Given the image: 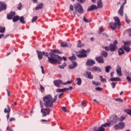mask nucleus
Segmentation results:
<instances>
[{
	"instance_id": "nucleus-7",
	"label": "nucleus",
	"mask_w": 131,
	"mask_h": 131,
	"mask_svg": "<svg viewBox=\"0 0 131 131\" xmlns=\"http://www.w3.org/2000/svg\"><path fill=\"white\" fill-rule=\"evenodd\" d=\"M117 40H115L113 44L110 45V49L111 52H115L117 49Z\"/></svg>"
},
{
	"instance_id": "nucleus-40",
	"label": "nucleus",
	"mask_w": 131,
	"mask_h": 131,
	"mask_svg": "<svg viewBox=\"0 0 131 131\" xmlns=\"http://www.w3.org/2000/svg\"><path fill=\"white\" fill-rule=\"evenodd\" d=\"M125 112H126L127 114H128V115H130V116H131V109L125 110Z\"/></svg>"
},
{
	"instance_id": "nucleus-41",
	"label": "nucleus",
	"mask_w": 131,
	"mask_h": 131,
	"mask_svg": "<svg viewBox=\"0 0 131 131\" xmlns=\"http://www.w3.org/2000/svg\"><path fill=\"white\" fill-rule=\"evenodd\" d=\"M114 129H116V130H118V129H120V127L119 126V124H116L114 126Z\"/></svg>"
},
{
	"instance_id": "nucleus-11",
	"label": "nucleus",
	"mask_w": 131,
	"mask_h": 131,
	"mask_svg": "<svg viewBox=\"0 0 131 131\" xmlns=\"http://www.w3.org/2000/svg\"><path fill=\"white\" fill-rule=\"evenodd\" d=\"M95 60L96 62H98V63H100V64H104V57H103V56H98L95 58Z\"/></svg>"
},
{
	"instance_id": "nucleus-18",
	"label": "nucleus",
	"mask_w": 131,
	"mask_h": 131,
	"mask_svg": "<svg viewBox=\"0 0 131 131\" xmlns=\"http://www.w3.org/2000/svg\"><path fill=\"white\" fill-rule=\"evenodd\" d=\"M116 72L118 76H122V73L121 72V67L118 66Z\"/></svg>"
},
{
	"instance_id": "nucleus-4",
	"label": "nucleus",
	"mask_w": 131,
	"mask_h": 131,
	"mask_svg": "<svg viewBox=\"0 0 131 131\" xmlns=\"http://www.w3.org/2000/svg\"><path fill=\"white\" fill-rule=\"evenodd\" d=\"M74 9L76 12H78L79 14H83V8L80 3H77L76 5H74Z\"/></svg>"
},
{
	"instance_id": "nucleus-57",
	"label": "nucleus",
	"mask_w": 131,
	"mask_h": 131,
	"mask_svg": "<svg viewBox=\"0 0 131 131\" xmlns=\"http://www.w3.org/2000/svg\"><path fill=\"white\" fill-rule=\"evenodd\" d=\"M124 119H125V117H123V116H121V117L119 118V120L120 121H123V120H124Z\"/></svg>"
},
{
	"instance_id": "nucleus-30",
	"label": "nucleus",
	"mask_w": 131,
	"mask_h": 131,
	"mask_svg": "<svg viewBox=\"0 0 131 131\" xmlns=\"http://www.w3.org/2000/svg\"><path fill=\"white\" fill-rule=\"evenodd\" d=\"M20 19V16L18 15H16L15 16H14L12 18L13 22H17V21H18V20Z\"/></svg>"
},
{
	"instance_id": "nucleus-29",
	"label": "nucleus",
	"mask_w": 131,
	"mask_h": 131,
	"mask_svg": "<svg viewBox=\"0 0 131 131\" xmlns=\"http://www.w3.org/2000/svg\"><path fill=\"white\" fill-rule=\"evenodd\" d=\"M76 80V81H77V85H81V83H82V81H81V79L80 78H77Z\"/></svg>"
},
{
	"instance_id": "nucleus-36",
	"label": "nucleus",
	"mask_w": 131,
	"mask_h": 131,
	"mask_svg": "<svg viewBox=\"0 0 131 131\" xmlns=\"http://www.w3.org/2000/svg\"><path fill=\"white\" fill-rule=\"evenodd\" d=\"M69 60H71L72 62H73V61H75L76 60V56L75 55H73L71 57H69Z\"/></svg>"
},
{
	"instance_id": "nucleus-22",
	"label": "nucleus",
	"mask_w": 131,
	"mask_h": 131,
	"mask_svg": "<svg viewBox=\"0 0 131 131\" xmlns=\"http://www.w3.org/2000/svg\"><path fill=\"white\" fill-rule=\"evenodd\" d=\"M36 52L37 53L39 60H41V59H42V56L43 55V52H41V51H37Z\"/></svg>"
},
{
	"instance_id": "nucleus-52",
	"label": "nucleus",
	"mask_w": 131,
	"mask_h": 131,
	"mask_svg": "<svg viewBox=\"0 0 131 131\" xmlns=\"http://www.w3.org/2000/svg\"><path fill=\"white\" fill-rule=\"evenodd\" d=\"M43 55L45 56L46 57H48L49 58V56H50L49 53L48 52H45V51H43Z\"/></svg>"
},
{
	"instance_id": "nucleus-38",
	"label": "nucleus",
	"mask_w": 131,
	"mask_h": 131,
	"mask_svg": "<svg viewBox=\"0 0 131 131\" xmlns=\"http://www.w3.org/2000/svg\"><path fill=\"white\" fill-rule=\"evenodd\" d=\"M78 48H82V47H84V44L81 43V42L80 41H78Z\"/></svg>"
},
{
	"instance_id": "nucleus-49",
	"label": "nucleus",
	"mask_w": 131,
	"mask_h": 131,
	"mask_svg": "<svg viewBox=\"0 0 131 131\" xmlns=\"http://www.w3.org/2000/svg\"><path fill=\"white\" fill-rule=\"evenodd\" d=\"M102 32H103V28L100 27V28H99V29L98 30V34H101V33H102Z\"/></svg>"
},
{
	"instance_id": "nucleus-19",
	"label": "nucleus",
	"mask_w": 131,
	"mask_h": 131,
	"mask_svg": "<svg viewBox=\"0 0 131 131\" xmlns=\"http://www.w3.org/2000/svg\"><path fill=\"white\" fill-rule=\"evenodd\" d=\"M93 130H94V131H105V128H103V127L101 126L97 127H97H94L93 128Z\"/></svg>"
},
{
	"instance_id": "nucleus-8",
	"label": "nucleus",
	"mask_w": 131,
	"mask_h": 131,
	"mask_svg": "<svg viewBox=\"0 0 131 131\" xmlns=\"http://www.w3.org/2000/svg\"><path fill=\"white\" fill-rule=\"evenodd\" d=\"M78 58H85L86 57V51L84 50H82L80 52L79 54L77 55Z\"/></svg>"
},
{
	"instance_id": "nucleus-37",
	"label": "nucleus",
	"mask_w": 131,
	"mask_h": 131,
	"mask_svg": "<svg viewBox=\"0 0 131 131\" xmlns=\"http://www.w3.org/2000/svg\"><path fill=\"white\" fill-rule=\"evenodd\" d=\"M51 52H52L53 54H54V53H56L57 54H61V53L60 52V51H59V50L58 49H55V50L51 49Z\"/></svg>"
},
{
	"instance_id": "nucleus-14",
	"label": "nucleus",
	"mask_w": 131,
	"mask_h": 131,
	"mask_svg": "<svg viewBox=\"0 0 131 131\" xmlns=\"http://www.w3.org/2000/svg\"><path fill=\"white\" fill-rule=\"evenodd\" d=\"M93 64H96L94 60L89 59H88L86 65V66H93Z\"/></svg>"
},
{
	"instance_id": "nucleus-20",
	"label": "nucleus",
	"mask_w": 131,
	"mask_h": 131,
	"mask_svg": "<svg viewBox=\"0 0 131 131\" xmlns=\"http://www.w3.org/2000/svg\"><path fill=\"white\" fill-rule=\"evenodd\" d=\"M77 67V62L73 61L72 64L69 66V69H73V68H76Z\"/></svg>"
},
{
	"instance_id": "nucleus-3",
	"label": "nucleus",
	"mask_w": 131,
	"mask_h": 131,
	"mask_svg": "<svg viewBox=\"0 0 131 131\" xmlns=\"http://www.w3.org/2000/svg\"><path fill=\"white\" fill-rule=\"evenodd\" d=\"M114 19L115 20V23H110V25L111 28L113 30H115L116 28L119 29L120 28V19H119V17L116 16L114 17Z\"/></svg>"
},
{
	"instance_id": "nucleus-50",
	"label": "nucleus",
	"mask_w": 131,
	"mask_h": 131,
	"mask_svg": "<svg viewBox=\"0 0 131 131\" xmlns=\"http://www.w3.org/2000/svg\"><path fill=\"white\" fill-rule=\"evenodd\" d=\"M22 7H23L22 3H19V4L18 5L17 9L19 10V11L21 10V8H22Z\"/></svg>"
},
{
	"instance_id": "nucleus-56",
	"label": "nucleus",
	"mask_w": 131,
	"mask_h": 131,
	"mask_svg": "<svg viewBox=\"0 0 131 131\" xmlns=\"http://www.w3.org/2000/svg\"><path fill=\"white\" fill-rule=\"evenodd\" d=\"M39 103H40V107L42 109V108H43V103L42 102V101H41V100L39 101Z\"/></svg>"
},
{
	"instance_id": "nucleus-24",
	"label": "nucleus",
	"mask_w": 131,
	"mask_h": 131,
	"mask_svg": "<svg viewBox=\"0 0 131 131\" xmlns=\"http://www.w3.org/2000/svg\"><path fill=\"white\" fill-rule=\"evenodd\" d=\"M123 9H124L123 6H121L118 11V14H119L120 16H123Z\"/></svg>"
},
{
	"instance_id": "nucleus-62",
	"label": "nucleus",
	"mask_w": 131,
	"mask_h": 131,
	"mask_svg": "<svg viewBox=\"0 0 131 131\" xmlns=\"http://www.w3.org/2000/svg\"><path fill=\"white\" fill-rule=\"evenodd\" d=\"M62 111H64V112H67V109L66 108V107H65V106L62 107Z\"/></svg>"
},
{
	"instance_id": "nucleus-58",
	"label": "nucleus",
	"mask_w": 131,
	"mask_h": 131,
	"mask_svg": "<svg viewBox=\"0 0 131 131\" xmlns=\"http://www.w3.org/2000/svg\"><path fill=\"white\" fill-rule=\"evenodd\" d=\"M127 32H128L129 36H131V28L127 29Z\"/></svg>"
},
{
	"instance_id": "nucleus-23",
	"label": "nucleus",
	"mask_w": 131,
	"mask_h": 131,
	"mask_svg": "<svg viewBox=\"0 0 131 131\" xmlns=\"http://www.w3.org/2000/svg\"><path fill=\"white\" fill-rule=\"evenodd\" d=\"M43 8V4L40 3L38 5L37 7L35 8V10L36 11H38V10H40Z\"/></svg>"
},
{
	"instance_id": "nucleus-55",
	"label": "nucleus",
	"mask_w": 131,
	"mask_h": 131,
	"mask_svg": "<svg viewBox=\"0 0 131 131\" xmlns=\"http://www.w3.org/2000/svg\"><path fill=\"white\" fill-rule=\"evenodd\" d=\"M111 84L112 89H115V86H116V84H115V83L113 82L111 83Z\"/></svg>"
},
{
	"instance_id": "nucleus-44",
	"label": "nucleus",
	"mask_w": 131,
	"mask_h": 131,
	"mask_svg": "<svg viewBox=\"0 0 131 131\" xmlns=\"http://www.w3.org/2000/svg\"><path fill=\"white\" fill-rule=\"evenodd\" d=\"M100 78L102 82H106L107 81V80H106L105 78H103V76H100Z\"/></svg>"
},
{
	"instance_id": "nucleus-31",
	"label": "nucleus",
	"mask_w": 131,
	"mask_h": 131,
	"mask_svg": "<svg viewBox=\"0 0 131 131\" xmlns=\"http://www.w3.org/2000/svg\"><path fill=\"white\" fill-rule=\"evenodd\" d=\"M105 72L106 73H109L110 71V69H112V68L110 66H107L105 67Z\"/></svg>"
},
{
	"instance_id": "nucleus-27",
	"label": "nucleus",
	"mask_w": 131,
	"mask_h": 131,
	"mask_svg": "<svg viewBox=\"0 0 131 131\" xmlns=\"http://www.w3.org/2000/svg\"><path fill=\"white\" fill-rule=\"evenodd\" d=\"M7 107L8 108V109L7 108H5L4 109V113H10L11 112V108L10 107V105H7Z\"/></svg>"
},
{
	"instance_id": "nucleus-5",
	"label": "nucleus",
	"mask_w": 131,
	"mask_h": 131,
	"mask_svg": "<svg viewBox=\"0 0 131 131\" xmlns=\"http://www.w3.org/2000/svg\"><path fill=\"white\" fill-rule=\"evenodd\" d=\"M118 120H119L118 117L116 115H113L110 117V123H111V125H113L115 123H117Z\"/></svg>"
},
{
	"instance_id": "nucleus-15",
	"label": "nucleus",
	"mask_w": 131,
	"mask_h": 131,
	"mask_svg": "<svg viewBox=\"0 0 131 131\" xmlns=\"http://www.w3.org/2000/svg\"><path fill=\"white\" fill-rule=\"evenodd\" d=\"M95 10H98V7L95 5H92L88 8L87 9V12H92Z\"/></svg>"
},
{
	"instance_id": "nucleus-34",
	"label": "nucleus",
	"mask_w": 131,
	"mask_h": 131,
	"mask_svg": "<svg viewBox=\"0 0 131 131\" xmlns=\"http://www.w3.org/2000/svg\"><path fill=\"white\" fill-rule=\"evenodd\" d=\"M19 20L20 23H22V24H25V21L24 20V16L19 17Z\"/></svg>"
},
{
	"instance_id": "nucleus-42",
	"label": "nucleus",
	"mask_w": 131,
	"mask_h": 131,
	"mask_svg": "<svg viewBox=\"0 0 131 131\" xmlns=\"http://www.w3.org/2000/svg\"><path fill=\"white\" fill-rule=\"evenodd\" d=\"M59 68H60V69H64V68H65V67H66V63H64L61 66H59Z\"/></svg>"
},
{
	"instance_id": "nucleus-16",
	"label": "nucleus",
	"mask_w": 131,
	"mask_h": 131,
	"mask_svg": "<svg viewBox=\"0 0 131 131\" xmlns=\"http://www.w3.org/2000/svg\"><path fill=\"white\" fill-rule=\"evenodd\" d=\"M91 71L92 72H102V69L100 68L99 67H94L92 68Z\"/></svg>"
},
{
	"instance_id": "nucleus-53",
	"label": "nucleus",
	"mask_w": 131,
	"mask_h": 131,
	"mask_svg": "<svg viewBox=\"0 0 131 131\" xmlns=\"http://www.w3.org/2000/svg\"><path fill=\"white\" fill-rule=\"evenodd\" d=\"M95 90L98 92H102V91H103V88L97 87L95 89Z\"/></svg>"
},
{
	"instance_id": "nucleus-45",
	"label": "nucleus",
	"mask_w": 131,
	"mask_h": 131,
	"mask_svg": "<svg viewBox=\"0 0 131 131\" xmlns=\"http://www.w3.org/2000/svg\"><path fill=\"white\" fill-rule=\"evenodd\" d=\"M37 16H34L32 19V23H34L37 20Z\"/></svg>"
},
{
	"instance_id": "nucleus-43",
	"label": "nucleus",
	"mask_w": 131,
	"mask_h": 131,
	"mask_svg": "<svg viewBox=\"0 0 131 131\" xmlns=\"http://www.w3.org/2000/svg\"><path fill=\"white\" fill-rule=\"evenodd\" d=\"M125 20L126 23H127V24H129V23H130V20H129V19L127 17V15H125Z\"/></svg>"
},
{
	"instance_id": "nucleus-64",
	"label": "nucleus",
	"mask_w": 131,
	"mask_h": 131,
	"mask_svg": "<svg viewBox=\"0 0 131 131\" xmlns=\"http://www.w3.org/2000/svg\"><path fill=\"white\" fill-rule=\"evenodd\" d=\"M7 129L9 131H13V129L11 128V127H10L9 126H8V127H7Z\"/></svg>"
},
{
	"instance_id": "nucleus-63",
	"label": "nucleus",
	"mask_w": 131,
	"mask_h": 131,
	"mask_svg": "<svg viewBox=\"0 0 131 131\" xmlns=\"http://www.w3.org/2000/svg\"><path fill=\"white\" fill-rule=\"evenodd\" d=\"M74 7L73 5H71L70 6V11H73Z\"/></svg>"
},
{
	"instance_id": "nucleus-9",
	"label": "nucleus",
	"mask_w": 131,
	"mask_h": 131,
	"mask_svg": "<svg viewBox=\"0 0 131 131\" xmlns=\"http://www.w3.org/2000/svg\"><path fill=\"white\" fill-rule=\"evenodd\" d=\"M7 10V4L4 2H0V12Z\"/></svg>"
},
{
	"instance_id": "nucleus-12",
	"label": "nucleus",
	"mask_w": 131,
	"mask_h": 131,
	"mask_svg": "<svg viewBox=\"0 0 131 131\" xmlns=\"http://www.w3.org/2000/svg\"><path fill=\"white\" fill-rule=\"evenodd\" d=\"M126 45H130L129 42H124V46L123 49L125 51V52H127V53H129V52H130V48L128 46H126Z\"/></svg>"
},
{
	"instance_id": "nucleus-33",
	"label": "nucleus",
	"mask_w": 131,
	"mask_h": 131,
	"mask_svg": "<svg viewBox=\"0 0 131 131\" xmlns=\"http://www.w3.org/2000/svg\"><path fill=\"white\" fill-rule=\"evenodd\" d=\"M111 81H120V79L119 78H111L110 79Z\"/></svg>"
},
{
	"instance_id": "nucleus-17",
	"label": "nucleus",
	"mask_w": 131,
	"mask_h": 131,
	"mask_svg": "<svg viewBox=\"0 0 131 131\" xmlns=\"http://www.w3.org/2000/svg\"><path fill=\"white\" fill-rule=\"evenodd\" d=\"M60 46L62 47V48H70L71 44L63 42L60 43Z\"/></svg>"
},
{
	"instance_id": "nucleus-46",
	"label": "nucleus",
	"mask_w": 131,
	"mask_h": 131,
	"mask_svg": "<svg viewBox=\"0 0 131 131\" xmlns=\"http://www.w3.org/2000/svg\"><path fill=\"white\" fill-rule=\"evenodd\" d=\"M83 20L84 21V22H85V23H90V22H91V21H89V19L85 18V16H84L83 17Z\"/></svg>"
},
{
	"instance_id": "nucleus-51",
	"label": "nucleus",
	"mask_w": 131,
	"mask_h": 131,
	"mask_svg": "<svg viewBox=\"0 0 131 131\" xmlns=\"http://www.w3.org/2000/svg\"><path fill=\"white\" fill-rule=\"evenodd\" d=\"M116 101H117V102H120L121 103H122V102H123V100L120 98H118L116 99Z\"/></svg>"
},
{
	"instance_id": "nucleus-1",
	"label": "nucleus",
	"mask_w": 131,
	"mask_h": 131,
	"mask_svg": "<svg viewBox=\"0 0 131 131\" xmlns=\"http://www.w3.org/2000/svg\"><path fill=\"white\" fill-rule=\"evenodd\" d=\"M58 95H55L53 98V96L51 94L47 95L43 97L45 107L46 108H52L54 106V103L57 101Z\"/></svg>"
},
{
	"instance_id": "nucleus-2",
	"label": "nucleus",
	"mask_w": 131,
	"mask_h": 131,
	"mask_svg": "<svg viewBox=\"0 0 131 131\" xmlns=\"http://www.w3.org/2000/svg\"><path fill=\"white\" fill-rule=\"evenodd\" d=\"M62 60L63 58L59 55L51 52L49 53V56H48V62L49 63H50V64L56 65L59 61H62Z\"/></svg>"
},
{
	"instance_id": "nucleus-61",
	"label": "nucleus",
	"mask_w": 131,
	"mask_h": 131,
	"mask_svg": "<svg viewBox=\"0 0 131 131\" xmlns=\"http://www.w3.org/2000/svg\"><path fill=\"white\" fill-rule=\"evenodd\" d=\"M126 79L128 81V82H131V78L129 77V76H127L126 77Z\"/></svg>"
},
{
	"instance_id": "nucleus-13",
	"label": "nucleus",
	"mask_w": 131,
	"mask_h": 131,
	"mask_svg": "<svg viewBox=\"0 0 131 131\" xmlns=\"http://www.w3.org/2000/svg\"><path fill=\"white\" fill-rule=\"evenodd\" d=\"M54 84L55 85V86H57V88H60V86H61L62 84H63L64 83H63V82H62V81L60 80H57L54 81Z\"/></svg>"
},
{
	"instance_id": "nucleus-26",
	"label": "nucleus",
	"mask_w": 131,
	"mask_h": 131,
	"mask_svg": "<svg viewBox=\"0 0 131 131\" xmlns=\"http://www.w3.org/2000/svg\"><path fill=\"white\" fill-rule=\"evenodd\" d=\"M100 55L101 57H104V58H106L108 56V53L106 51H102L100 53Z\"/></svg>"
},
{
	"instance_id": "nucleus-28",
	"label": "nucleus",
	"mask_w": 131,
	"mask_h": 131,
	"mask_svg": "<svg viewBox=\"0 0 131 131\" xmlns=\"http://www.w3.org/2000/svg\"><path fill=\"white\" fill-rule=\"evenodd\" d=\"M119 126H120V129H123L125 126V123L124 122L119 123Z\"/></svg>"
},
{
	"instance_id": "nucleus-39",
	"label": "nucleus",
	"mask_w": 131,
	"mask_h": 131,
	"mask_svg": "<svg viewBox=\"0 0 131 131\" xmlns=\"http://www.w3.org/2000/svg\"><path fill=\"white\" fill-rule=\"evenodd\" d=\"M6 31V28L0 27L1 33H4Z\"/></svg>"
},
{
	"instance_id": "nucleus-54",
	"label": "nucleus",
	"mask_w": 131,
	"mask_h": 131,
	"mask_svg": "<svg viewBox=\"0 0 131 131\" xmlns=\"http://www.w3.org/2000/svg\"><path fill=\"white\" fill-rule=\"evenodd\" d=\"M72 83V81H68L66 83H63L64 85H66V84H71Z\"/></svg>"
},
{
	"instance_id": "nucleus-32",
	"label": "nucleus",
	"mask_w": 131,
	"mask_h": 131,
	"mask_svg": "<svg viewBox=\"0 0 131 131\" xmlns=\"http://www.w3.org/2000/svg\"><path fill=\"white\" fill-rule=\"evenodd\" d=\"M101 126L104 128V127H107V126H111V123H110V122L108 123H105V124H102Z\"/></svg>"
},
{
	"instance_id": "nucleus-47",
	"label": "nucleus",
	"mask_w": 131,
	"mask_h": 131,
	"mask_svg": "<svg viewBox=\"0 0 131 131\" xmlns=\"http://www.w3.org/2000/svg\"><path fill=\"white\" fill-rule=\"evenodd\" d=\"M102 48L103 49H105V51H106L107 52L110 51V46H106V47L103 46Z\"/></svg>"
},
{
	"instance_id": "nucleus-35",
	"label": "nucleus",
	"mask_w": 131,
	"mask_h": 131,
	"mask_svg": "<svg viewBox=\"0 0 131 131\" xmlns=\"http://www.w3.org/2000/svg\"><path fill=\"white\" fill-rule=\"evenodd\" d=\"M118 53H119V55L121 56V55H123V54H124V51L123 50V49H122V48H120V49H119Z\"/></svg>"
},
{
	"instance_id": "nucleus-60",
	"label": "nucleus",
	"mask_w": 131,
	"mask_h": 131,
	"mask_svg": "<svg viewBox=\"0 0 131 131\" xmlns=\"http://www.w3.org/2000/svg\"><path fill=\"white\" fill-rule=\"evenodd\" d=\"M56 92L57 93H63V89H57Z\"/></svg>"
},
{
	"instance_id": "nucleus-6",
	"label": "nucleus",
	"mask_w": 131,
	"mask_h": 131,
	"mask_svg": "<svg viewBox=\"0 0 131 131\" xmlns=\"http://www.w3.org/2000/svg\"><path fill=\"white\" fill-rule=\"evenodd\" d=\"M51 111H52V110L50 108H43V107L41 109V112L42 114V116L43 117H46L47 115H50Z\"/></svg>"
},
{
	"instance_id": "nucleus-48",
	"label": "nucleus",
	"mask_w": 131,
	"mask_h": 131,
	"mask_svg": "<svg viewBox=\"0 0 131 131\" xmlns=\"http://www.w3.org/2000/svg\"><path fill=\"white\" fill-rule=\"evenodd\" d=\"M40 89L41 93H43V92H45V88L41 85V84H39Z\"/></svg>"
},
{
	"instance_id": "nucleus-25",
	"label": "nucleus",
	"mask_w": 131,
	"mask_h": 131,
	"mask_svg": "<svg viewBox=\"0 0 131 131\" xmlns=\"http://www.w3.org/2000/svg\"><path fill=\"white\" fill-rule=\"evenodd\" d=\"M86 74L88 76V78L89 79H93V78H94V76L92 75L91 72H86Z\"/></svg>"
},
{
	"instance_id": "nucleus-10",
	"label": "nucleus",
	"mask_w": 131,
	"mask_h": 131,
	"mask_svg": "<svg viewBox=\"0 0 131 131\" xmlns=\"http://www.w3.org/2000/svg\"><path fill=\"white\" fill-rule=\"evenodd\" d=\"M16 15V12L11 11L8 14H7V17L8 20H12L13 17Z\"/></svg>"
},
{
	"instance_id": "nucleus-21",
	"label": "nucleus",
	"mask_w": 131,
	"mask_h": 131,
	"mask_svg": "<svg viewBox=\"0 0 131 131\" xmlns=\"http://www.w3.org/2000/svg\"><path fill=\"white\" fill-rule=\"evenodd\" d=\"M97 9H102L103 8V3H102V0H99L97 1Z\"/></svg>"
},
{
	"instance_id": "nucleus-59",
	"label": "nucleus",
	"mask_w": 131,
	"mask_h": 131,
	"mask_svg": "<svg viewBox=\"0 0 131 131\" xmlns=\"http://www.w3.org/2000/svg\"><path fill=\"white\" fill-rule=\"evenodd\" d=\"M40 68L41 69V72L42 74H45V69H43V67H42V66H41Z\"/></svg>"
}]
</instances>
